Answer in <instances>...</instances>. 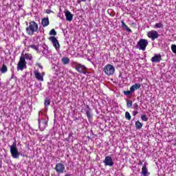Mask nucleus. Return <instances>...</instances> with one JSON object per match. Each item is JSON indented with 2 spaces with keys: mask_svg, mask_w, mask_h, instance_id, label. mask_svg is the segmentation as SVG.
I'll return each mask as SVG.
<instances>
[{
  "mask_svg": "<svg viewBox=\"0 0 176 176\" xmlns=\"http://www.w3.org/2000/svg\"><path fill=\"white\" fill-rule=\"evenodd\" d=\"M39 28L38 23L35 21H31L29 23V26L26 28V32L28 35H34V32H37Z\"/></svg>",
  "mask_w": 176,
  "mask_h": 176,
  "instance_id": "nucleus-1",
  "label": "nucleus"
},
{
  "mask_svg": "<svg viewBox=\"0 0 176 176\" xmlns=\"http://www.w3.org/2000/svg\"><path fill=\"white\" fill-rule=\"evenodd\" d=\"M10 152L13 159H19V157H20V152H19V149H17V144L16 142H14L10 146Z\"/></svg>",
  "mask_w": 176,
  "mask_h": 176,
  "instance_id": "nucleus-2",
  "label": "nucleus"
},
{
  "mask_svg": "<svg viewBox=\"0 0 176 176\" xmlns=\"http://www.w3.org/2000/svg\"><path fill=\"white\" fill-rule=\"evenodd\" d=\"M148 40L145 38H141L135 45L136 49H139V50H142V52H145L146 50V46H148Z\"/></svg>",
  "mask_w": 176,
  "mask_h": 176,
  "instance_id": "nucleus-3",
  "label": "nucleus"
},
{
  "mask_svg": "<svg viewBox=\"0 0 176 176\" xmlns=\"http://www.w3.org/2000/svg\"><path fill=\"white\" fill-rule=\"evenodd\" d=\"M24 68H27V62L24 58V54H22L17 64V71H23Z\"/></svg>",
  "mask_w": 176,
  "mask_h": 176,
  "instance_id": "nucleus-4",
  "label": "nucleus"
},
{
  "mask_svg": "<svg viewBox=\"0 0 176 176\" xmlns=\"http://www.w3.org/2000/svg\"><path fill=\"white\" fill-rule=\"evenodd\" d=\"M103 71L106 75L111 76L115 74V67L112 65L108 64L104 67Z\"/></svg>",
  "mask_w": 176,
  "mask_h": 176,
  "instance_id": "nucleus-5",
  "label": "nucleus"
},
{
  "mask_svg": "<svg viewBox=\"0 0 176 176\" xmlns=\"http://www.w3.org/2000/svg\"><path fill=\"white\" fill-rule=\"evenodd\" d=\"M41 53L46 58H50L52 57V52L49 50V47L46 45H43L41 49Z\"/></svg>",
  "mask_w": 176,
  "mask_h": 176,
  "instance_id": "nucleus-6",
  "label": "nucleus"
},
{
  "mask_svg": "<svg viewBox=\"0 0 176 176\" xmlns=\"http://www.w3.org/2000/svg\"><path fill=\"white\" fill-rule=\"evenodd\" d=\"M147 36L151 39V41H155V39H157L160 34L157 33L156 30H151L148 32Z\"/></svg>",
  "mask_w": 176,
  "mask_h": 176,
  "instance_id": "nucleus-7",
  "label": "nucleus"
},
{
  "mask_svg": "<svg viewBox=\"0 0 176 176\" xmlns=\"http://www.w3.org/2000/svg\"><path fill=\"white\" fill-rule=\"evenodd\" d=\"M75 69H76L79 74H86L87 72L85 70L87 69V67L80 63H78L75 67Z\"/></svg>",
  "mask_w": 176,
  "mask_h": 176,
  "instance_id": "nucleus-8",
  "label": "nucleus"
},
{
  "mask_svg": "<svg viewBox=\"0 0 176 176\" xmlns=\"http://www.w3.org/2000/svg\"><path fill=\"white\" fill-rule=\"evenodd\" d=\"M50 41L52 42L53 46L55 47L56 50H58L60 49V43H58V40H57V38L56 36H53L49 38Z\"/></svg>",
  "mask_w": 176,
  "mask_h": 176,
  "instance_id": "nucleus-9",
  "label": "nucleus"
},
{
  "mask_svg": "<svg viewBox=\"0 0 176 176\" xmlns=\"http://www.w3.org/2000/svg\"><path fill=\"white\" fill-rule=\"evenodd\" d=\"M47 126V121L43 118L38 120V127L41 131H43Z\"/></svg>",
  "mask_w": 176,
  "mask_h": 176,
  "instance_id": "nucleus-10",
  "label": "nucleus"
},
{
  "mask_svg": "<svg viewBox=\"0 0 176 176\" xmlns=\"http://www.w3.org/2000/svg\"><path fill=\"white\" fill-rule=\"evenodd\" d=\"M103 163H104V166H109V167L113 166V160H112V157L110 156H106Z\"/></svg>",
  "mask_w": 176,
  "mask_h": 176,
  "instance_id": "nucleus-11",
  "label": "nucleus"
},
{
  "mask_svg": "<svg viewBox=\"0 0 176 176\" xmlns=\"http://www.w3.org/2000/svg\"><path fill=\"white\" fill-rule=\"evenodd\" d=\"M55 170H56V173H64V170H65V166H64V164H63L61 163H58L56 165Z\"/></svg>",
  "mask_w": 176,
  "mask_h": 176,
  "instance_id": "nucleus-12",
  "label": "nucleus"
},
{
  "mask_svg": "<svg viewBox=\"0 0 176 176\" xmlns=\"http://www.w3.org/2000/svg\"><path fill=\"white\" fill-rule=\"evenodd\" d=\"M65 16L66 17L67 21H72V19H74V14H71V12L69 10H65Z\"/></svg>",
  "mask_w": 176,
  "mask_h": 176,
  "instance_id": "nucleus-13",
  "label": "nucleus"
},
{
  "mask_svg": "<svg viewBox=\"0 0 176 176\" xmlns=\"http://www.w3.org/2000/svg\"><path fill=\"white\" fill-rule=\"evenodd\" d=\"M151 60L152 63H160V61H162V55H160V54H155Z\"/></svg>",
  "mask_w": 176,
  "mask_h": 176,
  "instance_id": "nucleus-14",
  "label": "nucleus"
},
{
  "mask_svg": "<svg viewBox=\"0 0 176 176\" xmlns=\"http://www.w3.org/2000/svg\"><path fill=\"white\" fill-rule=\"evenodd\" d=\"M85 112L86 113L88 120H90L93 116L91 115V109L90 108V107H89V105H87L85 109Z\"/></svg>",
  "mask_w": 176,
  "mask_h": 176,
  "instance_id": "nucleus-15",
  "label": "nucleus"
},
{
  "mask_svg": "<svg viewBox=\"0 0 176 176\" xmlns=\"http://www.w3.org/2000/svg\"><path fill=\"white\" fill-rule=\"evenodd\" d=\"M140 89H141V84H140V83H135L130 87V90L133 93H134V91H135V90H140Z\"/></svg>",
  "mask_w": 176,
  "mask_h": 176,
  "instance_id": "nucleus-16",
  "label": "nucleus"
},
{
  "mask_svg": "<svg viewBox=\"0 0 176 176\" xmlns=\"http://www.w3.org/2000/svg\"><path fill=\"white\" fill-rule=\"evenodd\" d=\"M141 174L144 176H149L151 174L149 172H148V168H146V165L142 166Z\"/></svg>",
  "mask_w": 176,
  "mask_h": 176,
  "instance_id": "nucleus-17",
  "label": "nucleus"
},
{
  "mask_svg": "<svg viewBox=\"0 0 176 176\" xmlns=\"http://www.w3.org/2000/svg\"><path fill=\"white\" fill-rule=\"evenodd\" d=\"M34 76L36 79H37L38 80H40L41 82H43V76L41 75V74L38 72V71L34 72Z\"/></svg>",
  "mask_w": 176,
  "mask_h": 176,
  "instance_id": "nucleus-18",
  "label": "nucleus"
},
{
  "mask_svg": "<svg viewBox=\"0 0 176 176\" xmlns=\"http://www.w3.org/2000/svg\"><path fill=\"white\" fill-rule=\"evenodd\" d=\"M43 27H47L49 25V18H44L41 21Z\"/></svg>",
  "mask_w": 176,
  "mask_h": 176,
  "instance_id": "nucleus-19",
  "label": "nucleus"
},
{
  "mask_svg": "<svg viewBox=\"0 0 176 176\" xmlns=\"http://www.w3.org/2000/svg\"><path fill=\"white\" fill-rule=\"evenodd\" d=\"M135 126L137 130H140V129H142L143 124L139 120H138L135 122Z\"/></svg>",
  "mask_w": 176,
  "mask_h": 176,
  "instance_id": "nucleus-20",
  "label": "nucleus"
},
{
  "mask_svg": "<svg viewBox=\"0 0 176 176\" xmlns=\"http://www.w3.org/2000/svg\"><path fill=\"white\" fill-rule=\"evenodd\" d=\"M29 47H31L34 50H36V52H37V53H41V51L39 50V46L38 45H30Z\"/></svg>",
  "mask_w": 176,
  "mask_h": 176,
  "instance_id": "nucleus-21",
  "label": "nucleus"
},
{
  "mask_svg": "<svg viewBox=\"0 0 176 176\" xmlns=\"http://www.w3.org/2000/svg\"><path fill=\"white\" fill-rule=\"evenodd\" d=\"M1 74H6L8 72V67L5 65H3L1 68L0 69Z\"/></svg>",
  "mask_w": 176,
  "mask_h": 176,
  "instance_id": "nucleus-22",
  "label": "nucleus"
},
{
  "mask_svg": "<svg viewBox=\"0 0 176 176\" xmlns=\"http://www.w3.org/2000/svg\"><path fill=\"white\" fill-rule=\"evenodd\" d=\"M62 63L65 65H67V64H69V59L67 57H63L62 58Z\"/></svg>",
  "mask_w": 176,
  "mask_h": 176,
  "instance_id": "nucleus-23",
  "label": "nucleus"
},
{
  "mask_svg": "<svg viewBox=\"0 0 176 176\" xmlns=\"http://www.w3.org/2000/svg\"><path fill=\"white\" fill-rule=\"evenodd\" d=\"M127 108H131L133 107V101L131 100H126Z\"/></svg>",
  "mask_w": 176,
  "mask_h": 176,
  "instance_id": "nucleus-24",
  "label": "nucleus"
},
{
  "mask_svg": "<svg viewBox=\"0 0 176 176\" xmlns=\"http://www.w3.org/2000/svg\"><path fill=\"white\" fill-rule=\"evenodd\" d=\"M44 105L45 107H49V105H50V99H49V98H45Z\"/></svg>",
  "mask_w": 176,
  "mask_h": 176,
  "instance_id": "nucleus-25",
  "label": "nucleus"
},
{
  "mask_svg": "<svg viewBox=\"0 0 176 176\" xmlns=\"http://www.w3.org/2000/svg\"><path fill=\"white\" fill-rule=\"evenodd\" d=\"M23 57L26 58V60H32V55L31 54H25Z\"/></svg>",
  "mask_w": 176,
  "mask_h": 176,
  "instance_id": "nucleus-26",
  "label": "nucleus"
},
{
  "mask_svg": "<svg viewBox=\"0 0 176 176\" xmlns=\"http://www.w3.org/2000/svg\"><path fill=\"white\" fill-rule=\"evenodd\" d=\"M125 118L127 120H131V116L130 115V113H129V111H126L125 113Z\"/></svg>",
  "mask_w": 176,
  "mask_h": 176,
  "instance_id": "nucleus-27",
  "label": "nucleus"
},
{
  "mask_svg": "<svg viewBox=\"0 0 176 176\" xmlns=\"http://www.w3.org/2000/svg\"><path fill=\"white\" fill-rule=\"evenodd\" d=\"M124 96H133V91H124Z\"/></svg>",
  "mask_w": 176,
  "mask_h": 176,
  "instance_id": "nucleus-28",
  "label": "nucleus"
},
{
  "mask_svg": "<svg viewBox=\"0 0 176 176\" xmlns=\"http://www.w3.org/2000/svg\"><path fill=\"white\" fill-rule=\"evenodd\" d=\"M34 86L37 87V89H40V90H42V83L35 82Z\"/></svg>",
  "mask_w": 176,
  "mask_h": 176,
  "instance_id": "nucleus-29",
  "label": "nucleus"
},
{
  "mask_svg": "<svg viewBox=\"0 0 176 176\" xmlns=\"http://www.w3.org/2000/svg\"><path fill=\"white\" fill-rule=\"evenodd\" d=\"M155 28H163V25L162 23H155Z\"/></svg>",
  "mask_w": 176,
  "mask_h": 176,
  "instance_id": "nucleus-30",
  "label": "nucleus"
},
{
  "mask_svg": "<svg viewBox=\"0 0 176 176\" xmlns=\"http://www.w3.org/2000/svg\"><path fill=\"white\" fill-rule=\"evenodd\" d=\"M171 50H172L173 53L176 54V45L173 44L171 45Z\"/></svg>",
  "mask_w": 176,
  "mask_h": 176,
  "instance_id": "nucleus-31",
  "label": "nucleus"
},
{
  "mask_svg": "<svg viewBox=\"0 0 176 176\" xmlns=\"http://www.w3.org/2000/svg\"><path fill=\"white\" fill-rule=\"evenodd\" d=\"M141 119L143 122H148V117L146 115H142Z\"/></svg>",
  "mask_w": 176,
  "mask_h": 176,
  "instance_id": "nucleus-32",
  "label": "nucleus"
},
{
  "mask_svg": "<svg viewBox=\"0 0 176 176\" xmlns=\"http://www.w3.org/2000/svg\"><path fill=\"white\" fill-rule=\"evenodd\" d=\"M50 35H54L56 36L57 35V32H56V30L54 29L51 30V31L50 32Z\"/></svg>",
  "mask_w": 176,
  "mask_h": 176,
  "instance_id": "nucleus-33",
  "label": "nucleus"
},
{
  "mask_svg": "<svg viewBox=\"0 0 176 176\" xmlns=\"http://www.w3.org/2000/svg\"><path fill=\"white\" fill-rule=\"evenodd\" d=\"M123 28L124 30H126V31H127L128 32H131V29L129 28L127 25H125V26Z\"/></svg>",
  "mask_w": 176,
  "mask_h": 176,
  "instance_id": "nucleus-34",
  "label": "nucleus"
},
{
  "mask_svg": "<svg viewBox=\"0 0 176 176\" xmlns=\"http://www.w3.org/2000/svg\"><path fill=\"white\" fill-rule=\"evenodd\" d=\"M133 108H134V109H135L136 111H138V108H139L138 104V103H134V104H133Z\"/></svg>",
  "mask_w": 176,
  "mask_h": 176,
  "instance_id": "nucleus-35",
  "label": "nucleus"
},
{
  "mask_svg": "<svg viewBox=\"0 0 176 176\" xmlns=\"http://www.w3.org/2000/svg\"><path fill=\"white\" fill-rule=\"evenodd\" d=\"M133 116H137L138 115V110H135L133 111Z\"/></svg>",
  "mask_w": 176,
  "mask_h": 176,
  "instance_id": "nucleus-36",
  "label": "nucleus"
},
{
  "mask_svg": "<svg viewBox=\"0 0 176 176\" xmlns=\"http://www.w3.org/2000/svg\"><path fill=\"white\" fill-rule=\"evenodd\" d=\"M121 24H122V28L126 27V23H124V21H121Z\"/></svg>",
  "mask_w": 176,
  "mask_h": 176,
  "instance_id": "nucleus-37",
  "label": "nucleus"
},
{
  "mask_svg": "<svg viewBox=\"0 0 176 176\" xmlns=\"http://www.w3.org/2000/svg\"><path fill=\"white\" fill-rule=\"evenodd\" d=\"M19 156H23V157H25V154L24 153L19 152Z\"/></svg>",
  "mask_w": 176,
  "mask_h": 176,
  "instance_id": "nucleus-38",
  "label": "nucleus"
},
{
  "mask_svg": "<svg viewBox=\"0 0 176 176\" xmlns=\"http://www.w3.org/2000/svg\"><path fill=\"white\" fill-rule=\"evenodd\" d=\"M53 12V11H52L51 10H46V13L47 14H50V13H52Z\"/></svg>",
  "mask_w": 176,
  "mask_h": 176,
  "instance_id": "nucleus-39",
  "label": "nucleus"
},
{
  "mask_svg": "<svg viewBox=\"0 0 176 176\" xmlns=\"http://www.w3.org/2000/svg\"><path fill=\"white\" fill-rule=\"evenodd\" d=\"M73 135H74V133H70L69 134V135H68V138L69 139V138H71V137H73Z\"/></svg>",
  "mask_w": 176,
  "mask_h": 176,
  "instance_id": "nucleus-40",
  "label": "nucleus"
},
{
  "mask_svg": "<svg viewBox=\"0 0 176 176\" xmlns=\"http://www.w3.org/2000/svg\"><path fill=\"white\" fill-rule=\"evenodd\" d=\"M80 2H86V0H78L77 3H80Z\"/></svg>",
  "mask_w": 176,
  "mask_h": 176,
  "instance_id": "nucleus-41",
  "label": "nucleus"
},
{
  "mask_svg": "<svg viewBox=\"0 0 176 176\" xmlns=\"http://www.w3.org/2000/svg\"><path fill=\"white\" fill-rule=\"evenodd\" d=\"M80 119V117H78V118H74V122H76V121H78V120H79Z\"/></svg>",
  "mask_w": 176,
  "mask_h": 176,
  "instance_id": "nucleus-42",
  "label": "nucleus"
},
{
  "mask_svg": "<svg viewBox=\"0 0 176 176\" xmlns=\"http://www.w3.org/2000/svg\"><path fill=\"white\" fill-rule=\"evenodd\" d=\"M37 65H38V68H41V69H42V68H43L42 67V65H41V64H39V63H38Z\"/></svg>",
  "mask_w": 176,
  "mask_h": 176,
  "instance_id": "nucleus-43",
  "label": "nucleus"
},
{
  "mask_svg": "<svg viewBox=\"0 0 176 176\" xmlns=\"http://www.w3.org/2000/svg\"><path fill=\"white\" fill-rule=\"evenodd\" d=\"M139 166H141L142 165V162L140 161L139 163H138Z\"/></svg>",
  "mask_w": 176,
  "mask_h": 176,
  "instance_id": "nucleus-44",
  "label": "nucleus"
},
{
  "mask_svg": "<svg viewBox=\"0 0 176 176\" xmlns=\"http://www.w3.org/2000/svg\"><path fill=\"white\" fill-rule=\"evenodd\" d=\"M65 176H71V174H66Z\"/></svg>",
  "mask_w": 176,
  "mask_h": 176,
  "instance_id": "nucleus-45",
  "label": "nucleus"
},
{
  "mask_svg": "<svg viewBox=\"0 0 176 176\" xmlns=\"http://www.w3.org/2000/svg\"><path fill=\"white\" fill-rule=\"evenodd\" d=\"M131 2H135V0H130Z\"/></svg>",
  "mask_w": 176,
  "mask_h": 176,
  "instance_id": "nucleus-46",
  "label": "nucleus"
},
{
  "mask_svg": "<svg viewBox=\"0 0 176 176\" xmlns=\"http://www.w3.org/2000/svg\"><path fill=\"white\" fill-rule=\"evenodd\" d=\"M38 116H41V112H38Z\"/></svg>",
  "mask_w": 176,
  "mask_h": 176,
  "instance_id": "nucleus-47",
  "label": "nucleus"
},
{
  "mask_svg": "<svg viewBox=\"0 0 176 176\" xmlns=\"http://www.w3.org/2000/svg\"><path fill=\"white\" fill-rule=\"evenodd\" d=\"M58 17H60L61 19H63V18L60 16V15H58Z\"/></svg>",
  "mask_w": 176,
  "mask_h": 176,
  "instance_id": "nucleus-48",
  "label": "nucleus"
},
{
  "mask_svg": "<svg viewBox=\"0 0 176 176\" xmlns=\"http://www.w3.org/2000/svg\"><path fill=\"white\" fill-rule=\"evenodd\" d=\"M11 79H13V75L12 76Z\"/></svg>",
  "mask_w": 176,
  "mask_h": 176,
  "instance_id": "nucleus-49",
  "label": "nucleus"
},
{
  "mask_svg": "<svg viewBox=\"0 0 176 176\" xmlns=\"http://www.w3.org/2000/svg\"><path fill=\"white\" fill-rule=\"evenodd\" d=\"M53 68L54 69V68H56V67L54 66Z\"/></svg>",
  "mask_w": 176,
  "mask_h": 176,
  "instance_id": "nucleus-50",
  "label": "nucleus"
},
{
  "mask_svg": "<svg viewBox=\"0 0 176 176\" xmlns=\"http://www.w3.org/2000/svg\"><path fill=\"white\" fill-rule=\"evenodd\" d=\"M89 1H91V0H89Z\"/></svg>",
  "mask_w": 176,
  "mask_h": 176,
  "instance_id": "nucleus-51",
  "label": "nucleus"
}]
</instances>
